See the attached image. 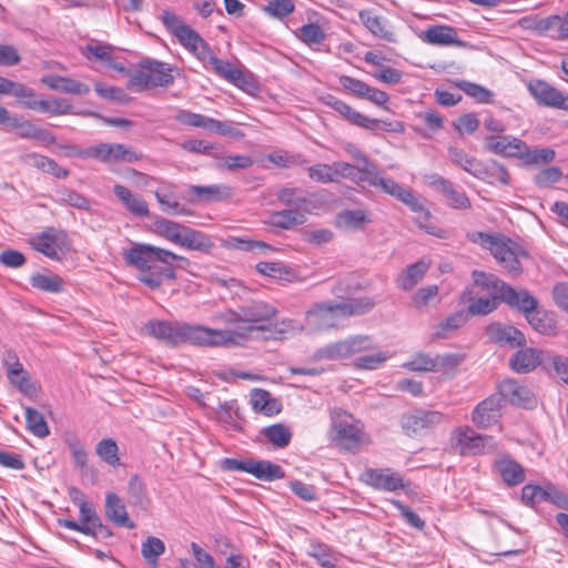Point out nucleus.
<instances>
[{
	"instance_id": "nucleus-20",
	"label": "nucleus",
	"mask_w": 568,
	"mask_h": 568,
	"mask_svg": "<svg viewBox=\"0 0 568 568\" xmlns=\"http://www.w3.org/2000/svg\"><path fill=\"white\" fill-rule=\"evenodd\" d=\"M187 194L191 196V202L210 203L230 199L233 192L225 184L190 185Z\"/></svg>"
},
{
	"instance_id": "nucleus-52",
	"label": "nucleus",
	"mask_w": 568,
	"mask_h": 568,
	"mask_svg": "<svg viewBox=\"0 0 568 568\" xmlns=\"http://www.w3.org/2000/svg\"><path fill=\"white\" fill-rule=\"evenodd\" d=\"M346 153L354 159L357 162L358 166V173H361V176H365L368 173H372L374 168L376 166L375 163L369 161V159L366 156V154L357 148L353 143H347L344 146Z\"/></svg>"
},
{
	"instance_id": "nucleus-31",
	"label": "nucleus",
	"mask_w": 568,
	"mask_h": 568,
	"mask_svg": "<svg viewBox=\"0 0 568 568\" xmlns=\"http://www.w3.org/2000/svg\"><path fill=\"white\" fill-rule=\"evenodd\" d=\"M425 42L437 45L456 44L464 45L463 41L458 40L457 31L448 26H434L428 28L420 37Z\"/></svg>"
},
{
	"instance_id": "nucleus-49",
	"label": "nucleus",
	"mask_w": 568,
	"mask_h": 568,
	"mask_svg": "<svg viewBox=\"0 0 568 568\" xmlns=\"http://www.w3.org/2000/svg\"><path fill=\"white\" fill-rule=\"evenodd\" d=\"M477 179L490 184L497 182L507 184L509 182V174L501 164L496 161H491L487 164H484V174L481 176H477Z\"/></svg>"
},
{
	"instance_id": "nucleus-3",
	"label": "nucleus",
	"mask_w": 568,
	"mask_h": 568,
	"mask_svg": "<svg viewBox=\"0 0 568 568\" xmlns=\"http://www.w3.org/2000/svg\"><path fill=\"white\" fill-rule=\"evenodd\" d=\"M143 331L171 346L190 343L197 346L216 347V344H223L225 337L224 333L215 332V328L178 321L152 320L144 324Z\"/></svg>"
},
{
	"instance_id": "nucleus-10",
	"label": "nucleus",
	"mask_w": 568,
	"mask_h": 568,
	"mask_svg": "<svg viewBox=\"0 0 568 568\" xmlns=\"http://www.w3.org/2000/svg\"><path fill=\"white\" fill-rule=\"evenodd\" d=\"M334 439L345 449H355L362 443L361 423L346 412H336L333 416Z\"/></svg>"
},
{
	"instance_id": "nucleus-1",
	"label": "nucleus",
	"mask_w": 568,
	"mask_h": 568,
	"mask_svg": "<svg viewBox=\"0 0 568 568\" xmlns=\"http://www.w3.org/2000/svg\"><path fill=\"white\" fill-rule=\"evenodd\" d=\"M122 255L140 272L138 280L152 290L161 287L164 280H174L176 267L185 270L190 265L189 258L146 243H133Z\"/></svg>"
},
{
	"instance_id": "nucleus-40",
	"label": "nucleus",
	"mask_w": 568,
	"mask_h": 568,
	"mask_svg": "<svg viewBox=\"0 0 568 568\" xmlns=\"http://www.w3.org/2000/svg\"><path fill=\"white\" fill-rule=\"evenodd\" d=\"M31 110H38L47 112L53 115L70 114L73 111V106L69 100L62 98H52L50 100H40L38 103L29 105Z\"/></svg>"
},
{
	"instance_id": "nucleus-45",
	"label": "nucleus",
	"mask_w": 568,
	"mask_h": 568,
	"mask_svg": "<svg viewBox=\"0 0 568 568\" xmlns=\"http://www.w3.org/2000/svg\"><path fill=\"white\" fill-rule=\"evenodd\" d=\"M34 288L48 293H59L63 288V280L58 275L36 273L30 277Z\"/></svg>"
},
{
	"instance_id": "nucleus-35",
	"label": "nucleus",
	"mask_w": 568,
	"mask_h": 568,
	"mask_svg": "<svg viewBox=\"0 0 568 568\" xmlns=\"http://www.w3.org/2000/svg\"><path fill=\"white\" fill-rule=\"evenodd\" d=\"M511 308L521 311L529 324L532 323V296L526 291H516L509 286L501 298Z\"/></svg>"
},
{
	"instance_id": "nucleus-50",
	"label": "nucleus",
	"mask_w": 568,
	"mask_h": 568,
	"mask_svg": "<svg viewBox=\"0 0 568 568\" xmlns=\"http://www.w3.org/2000/svg\"><path fill=\"white\" fill-rule=\"evenodd\" d=\"M183 227L184 225L166 219H160L155 222L158 234L174 244H178Z\"/></svg>"
},
{
	"instance_id": "nucleus-21",
	"label": "nucleus",
	"mask_w": 568,
	"mask_h": 568,
	"mask_svg": "<svg viewBox=\"0 0 568 568\" xmlns=\"http://www.w3.org/2000/svg\"><path fill=\"white\" fill-rule=\"evenodd\" d=\"M535 100L541 105L568 111V94L545 81H535Z\"/></svg>"
},
{
	"instance_id": "nucleus-8",
	"label": "nucleus",
	"mask_w": 568,
	"mask_h": 568,
	"mask_svg": "<svg viewBox=\"0 0 568 568\" xmlns=\"http://www.w3.org/2000/svg\"><path fill=\"white\" fill-rule=\"evenodd\" d=\"M70 154L79 158H91L103 163H133L142 159V153L134 148L121 143H99L87 149L70 148Z\"/></svg>"
},
{
	"instance_id": "nucleus-44",
	"label": "nucleus",
	"mask_w": 568,
	"mask_h": 568,
	"mask_svg": "<svg viewBox=\"0 0 568 568\" xmlns=\"http://www.w3.org/2000/svg\"><path fill=\"white\" fill-rule=\"evenodd\" d=\"M95 454L112 467L120 466L119 446L112 438H103L95 446Z\"/></svg>"
},
{
	"instance_id": "nucleus-13",
	"label": "nucleus",
	"mask_w": 568,
	"mask_h": 568,
	"mask_svg": "<svg viewBox=\"0 0 568 568\" xmlns=\"http://www.w3.org/2000/svg\"><path fill=\"white\" fill-rule=\"evenodd\" d=\"M322 101L325 105L332 108L335 112H337L341 116H343L351 124L357 125L359 128L366 130H375L379 125V120L371 119L361 112L353 109L346 102L337 99L332 94H327L322 98Z\"/></svg>"
},
{
	"instance_id": "nucleus-12",
	"label": "nucleus",
	"mask_w": 568,
	"mask_h": 568,
	"mask_svg": "<svg viewBox=\"0 0 568 568\" xmlns=\"http://www.w3.org/2000/svg\"><path fill=\"white\" fill-rule=\"evenodd\" d=\"M457 447L463 455H478L496 447L491 436L477 434L470 427L459 428L454 433Z\"/></svg>"
},
{
	"instance_id": "nucleus-5",
	"label": "nucleus",
	"mask_w": 568,
	"mask_h": 568,
	"mask_svg": "<svg viewBox=\"0 0 568 568\" xmlns=\"http://www.w3.org/2000/svg\"><path fill=\"white\" fill-rule=\"evenodd\" d=\"M467 239L488 250L496 262L509 273L518 274L521 271L519 257L525 255L518 245L503 234H489L479 231L470 232Z\"/></svg>"
},
{
	"instance_id": "nucleus-7",
	"label": "nucleus",
	"mask_w": 568,
	"mask_h": 568,
	"mask_svg": "<svg viewBox=\"0 0 568 568\" xmlns=\"http://www.w3.org/2000/svg\"><path fill=\"white\" fill-rule=\"evenodd\" d=\"M374 349L372 337L354 335L345 339L329 343L312 354L313 361H342L353 355Z\"/></svg>"
},
{
	"instance_id": "nucleus-15",
	"label": "nucleus",
	"mask_w": 568,
	"mask_h": 568,
	"mask_svg": "<svg viewBox=\"0 0 568 568\" xmlns=\"http://www.w3.org/2000/svg\"><path fill=\"white\" fill-rule=\"evenodd\" d=\"M485 333L489 342L510 348L520 347L526 344L525 335L515 326L500 322L490 323Z\"/></svg>"
},
{
	"instance_id": "nucleus-47",
	"label": "nucleus",
	"mask_w": 568,
	"mask_h": 568,
	"mask_svg": "<svg viewBox=\"0 0 568 568\" xmlns=\"http://www.w3.org/2000/svg\"><path fill=\"white\" fill-rule=\"evenodd\" d=\"M27 428L39 438L49 436L50 430L43 415L31 407L26 408Z\"/></svg>"
},
{
	"instance_id": "nucleus-2",
	"label": "nucleus",
	"mask_w": 568,
	"mask_h": 568,
	"mask_svg": "<svg viewBox=\"0 0 568 568\" xmlns=\"http://www.w3.org/2000/svg\"><path fill=\"white\" fill-rule=\"evenodd\" d=\"M277 311L264 301H253L242 305L237 311L227 310L219 317L225 325H235V328L215 329L224 333L223 344H216V347H231L242 345L253 331H265L267 323L271 322Z\"/></svg>"
},
{
	"instance_id": "nucleus-42",
	"label": "nucleus",
	"mask_w": 568,
	"mask_h": 568,
	"mask_svg": "<svg viewBox=\"0 0 568 568\" xmlns=\"http://www.w3.org/2000/svg\"><path fill=\"white\" fill-rule=\"evenodd\" d=\"M535 32L551 38H564V18L549 16L535 20Z\"/></svg>"
},
{
	"instance_id": "nucleus-25",
	"label": "nucleus",
	"mask_w": 568,
	"mask_h": 568,
	"mask_svg": "<svg viewBox=\"0 0 568 568\" xmlns=\"http://www.w3.org/2000/svg\"><path fill=\"white\" fill-rule=\"evenodd\" d=\"M496 394L501 396L503 402L507 400L515 406L527 408L530 403V390L515 379L500 383Z\"/></svg>"
},
{
	"instance_id": "nucleus-16",
	"label": "nucleus",
	"mask_w": 568,
	"mask_h": 568,
	"mask_svg": "<svg viewBox=\"0 0 568 568\" xmlns=\"http://www.w3.org/2000/svg\"><path fill=\"white\" fill-rule=\"evenodd\" d=\"M503 415L501 396L496 393L481 400L473 410V422L480 428L498 423Z\"/></svg>"
},
{
	"instance_id": "nucleus-22",
	"label": "nucleus",
	"mask_w": 568,
	"mask_h": 568,
	"mask_svg": "<svg viewBox=\"0 0 568 568\" xmlns=\"http://www.w3.org/2000/svg\"><path fill=\"white\" fill-rule=\"evenodd\" d=\"M104 514L109 521L119 527L134 528L135 524L130 520L126 506L121 497L109 491L105 495Z\"/></svg>"
},
{
	"instance_id": "nucleus-30",
	"label": "nucleus",
	"mask_w": 568,
	"mask_h": 568,
	"mask_svg": "<svg viewBox=\"0 0 568 568\" xmlns=\"http://www.w3.org/2000/svg\"><path fill=\"white\" fill-rule=\"evenodd\" d=\"M537 500L550 503L557 508L568 511V494L550 481H546L542 485H535V503Z\"/></svg>"
},
{
	"instance_id": "nucleus-54",
	"label": "nucleus",
	"mask_w": 568,
	"mask_h": 568,
	"mask_svg": "<svg viewBox=\"0 0 568 568\" xmlns=\"http://www.w3.org/2000/svg\"><path fill=\"white\" fill-rule=\"evenodd\" d=\"M416 214L414 220L417 225L428 234H436V226L430 222V213L415 197V204H406Z\"/></svg>"
},
{
	"instance_id": "nucleus-59",
	"label": "nucleus",
	"mask_w": 568,
	"mask_h": 568,
	"mask_svg": "<svg viewBox=\"0 0 568 568\" xmlns=\"http://www.w3.org/2000/svg\"><path fill=\"white\" fill-rule=\"evenodd\" d=\"M561 176L562 172L558 166L544 168L535 173V184L547 187L558 182Z\"/></svg>"
},
{
	"instance_id": "nucleus-46",
	"label": "nucleus",
	"mask_w": 568,
	"mask_h": 568,
	"mask_svg": "<svg viewBox=\"0 0 568 568\" xmlns=\"http://www.w3.org/2000/svg\"><path fill=\"white\" fill-rule=\"evenodd\" d=\"M165 551L164 542L158 538L150 536L148 537L141 546V554L146 562L154 568L158 566V559Z\"/></svg>"
},
{
	"instance_id": "nucleus-24",
	"label": "nucleus",
	"mask_w": 568,
	"mask_h": 568,
	"mask_svg": "<svg viewBox=\"0 0 568 568\" xmlns=\"http://www.w3.org/2000/svg\"><path fill=\"white\" fill-rule=\"evenodd\" d=\"M113 193L132 215L138 217L149 216V204L141 195L133 193L122 184H114Z\"/></svg>"
},
{
	"instance_id": "nucleus-37",
	"label": "nucleus",
	"mask_w": 568,
	"mask_h": 568,
	"mask_svg": "<svg viewBox=\"0 0 568 568\" xmlns=\"http://www.w3.org/2000/svg\"><path fill=\"white\" fill-rule=\"evenodd\" d=\"M535 366H542L546 371L554 368L557 375L568 384V358L535 349Z\"/></svg>"
},
{
	"instance_id": "nucleus-51",
	"label": "nucleus",
	"mask_w": 568,
	"mask_h": 568,
	"mask_svg": "<svg viewBox=\"0 0 568 568\" xmlns=\"http://www.w3.org/2000/svg\"><path fill=\"white\" fill-rule=\"evenodd\" d=\"M265 437L276 447H286L292 438L287 427L282 424H275L264 429Z\"/></svg>"
},
{
	"instance_id": "nucleus-64",
	"label": "nucleus",
	"mask_w": 568,
	"mask_h": 568,
	"mask_svg": "<svg viewBox=\"0 0 568 568\" xmlns=\"http://www.w3.org/2000/svg\"><path fill=\"white\" fill-rule=\"evenodd\" d=\"M300 37L307 44H320L325 39V33L318 24L308 23L300 29Z\"/></svg>"
},
{
	"instance_id": "nucleus-60",
	"label": "nucleus",
	"mask_w": 568,
	"mask_h": 568,
	"mask_svg": "<svg viewBox=\"0 0 568 568\" xmlns=\"http://www.w3.org/2000/svg\"><path fill=\"white\" fill-rule=\"evenodd\" d=\"M311 180L320 183L335 182L332 164H314L307 169Z\"/></svg>"
},
{
	"instance_id": "nucleus-27",
	"label": "nucleus",
	"mask_w": 568,
	"mask_h": 568,
	"mask_svg": "<svg viewBox=\"0 0 568 568\" xmlns=\"http://www.w3.org/2000/svg\"><path fill=\"white\" fill-rule=\"evenodd\" d=\"M41 82L51 90L68 94L83 97L90 93V87L88 84L72 78L61 75H45L41 79Z\"/></svg>"
},
{
	"instance_id": "nucleus-23",
	"label": "nucleus",
	"mask_w": 568,
	"mask_h": 568,
	"mask_svg": "<svg viewBox=\"0 0 568 568\" xmlns=\"http://www.w3.org/2000/svg\"><path fill=\"white\" fill-rule=\"evenodd\" d=\"M175 120L181 124L201 128L210 132H217L221 134L229 133L227 125L225 123L187 110H179L175 114Z\"/></svg>"
},
{
	"instance_id": "nucleus-32",
	"label": "nucleus",
	"mask_w": 568,
	"mask_h": 568,
	"mask_svg": "<svg viewBox=\"0 0 568 568\" xmlns=\"http://www.w3.org/2000/svg\"><path fill=\"white\" fill-rule=\"evenodd\" d=\"M176 245L199 252H209L213 247V243L206 234L185 225Z\"/></svg>"
},
{
	"instance_id": "nucleus-61",
	"label": "nucleus",
	"mask_w": 568,
	"mask_h": 568,
	"mask_svg": "<svg viewBox=\"0 0 568 568\" xmlns=\"http://www.w3.org/2000/svg\"><path fill=\"white\" fill-rule=\"evenodd\" d=\"M388 356L386 353L378 351L374 354L361 356L356 358L353 363L354 367L357 369H376L379 365H382Z\"/></svg>"
},
{
	"instance_id": "nucleus-9",
	"label": "nucleus",
	"mask_w": 568,
	"mask_h": 568,
	"mask_svg": "<svg viewBox=\"0 0 568 568\" xmlns=\"http://www.w3.org/2000/svg\"><path fill=\"white\" fill-rule=\"evenodd\" d=\"M224 470L229 471H244L253 475L255 478L264 481H272L285 477L283 468L270 460H255V459H235L224 458L221 462Z\"/></svg>"
},
{
	"instance_id": "nucleus-58",
	"label": "nucleus",
	"mask_w": 568,
	"mask_h": 568,
	"mask_svg": "<svg viewBox=\"0 0 568 568\" xmlns=\"http://www.w3.org/2000/svg\"><path fill=\"white\" fill-rule=\"evenodd\" d=\"M252 406L256 412H262L266 415L274 413L273 406L274 400L271 399L270 393L263 389H255L251 395Z\"/></svg>"
},
{
	"instance_id": "nucleus-53",
	"label": "nucleus",
	"mask_w": 568,
	"mask_h": 568,
	"mask_svg": "<svg viewBox=\"0 0 568 568\" xmlns=\"http://www.w3.org/2000/svg\"><path fill=\"white\" fill-rule=\"evenodd\" d=\"M310 556L316 559V561L323 568H335L337 565V557L332 552V550L325 545H312L310 550Z\"/></svg>"
},
{
	"instance_id": "nucleus-11",
	"label": "nucleus",
	"mask_w": 568,
	"mask_h": 568,
	"mask_svg": "<svg viewBox=\"0 0 568 568\" xmlns=\"http://www.w3.org/2000/svg\"><path fill=\"white\" fill-rule=\"evenodd\" d=\"M34 250L49 258L60 260L67 248V235L57 229H47L31 240Z\"/></svg>"
},
{
	"instance_id": "nucleus-33",
	"label": "nucleus",
	"mask_w": 568,
	"mask_h": 568,
	"mask_svg": "<svg viewBox=\"0 0 568 568\" xmlns=\"http://www.w3.org/2000/svg\"><path fill=\"white\" fill-rule=\"evenodd\" d=\"M448 156L452 163L458 165L473 176L477 178L484 174V163L464 150L450 146L448 149Z\"/></svg>"
},
{
	"instance_id": "nucleus-57",
	"label": "nucleus",
	"mask_w": 568,
	"mask_h": 568,
	"mask_svg": "<svg viewBox=\"0 0 568 568\" xmlns=\"http://www.w3.org/2000/svg\"><path fill=\"white\" fill-rule=\"evenodd\" d=\"M509 365L516 373H528L530 371V366L532 365V348H526L516 352L510 358Z\"/></svg>"
},
{
	"instance_id": "nucleus-38",
	"label": "nucleus",
	"mask_w": 568,
	"mask_h": 568,
	"mask_svg": "<svg viewBox=\"0 0 568 568\" xmlns=\"http://www.w3.org/2000/svg\"><path fill=\"white\" fill-rule=\"evenodd\" d=\"M429 268V263L420 260L414 264H410L405 271L398 276L397 285L404 291H410L426 274Z\"/></svg>"
},
{
	"instance_id": "nucleus-36",
	"label": "nucleus",
	"mask_w": 568,
	"mask_h": 568,
	"mask_svg": "<svg viewBox=\"0 0 568 568\" xmlns=\"http://www.w3.org/2000/svg\"><path fill=\"white\" fill-rule=\"evenodd\" d=\"M496 470L508 486L519 485L524 481V469L515 460L501 457L495 463Z\"/></svg>"
},
{
	"instance_id": "nucleus-63",
	"label": "nucleus",
	"mask_w": 568,
	"mask_h": 568,
	"mask_svg": "<svg viewBox=\"0 0 568 568\" xmlns=\"http://www.w3.org/2000/svg\"><path fill=\"white\" fill-rule=\"evenodd\" d=\"M498 302L488 296H481L475 300L468 306V312L471 315H487L498 307Z\"/></svg>"
},
{
	"instance_id": "nucleus-18",
	"label": "nucleus",
	"mask_w": 568,
	"mask_h": 568,
	"mask_svg": "<svg viewBox=\"0 0 568 568\" xmlns=\"http://www.w3.org/2000/svg\"><path fill=\"white\" fill-rule=\"evenodd\" d=\"M362 23L375 36L387 42L396 43L397 37L388 19L374 14L371 10L359 12Z\"/></svg>"
},
{
	"instance_id": "nucleus-62",
	"label": "nucleus",
	"mask_w": 568,
	"mask_h": 568,
	"mask_svg": "<svg viewBox=\"0 0 568 568\" xmlns=\"http://www.w3.org/2000/svg\"><path fill=\"white\" fill-rule=\"evenodd\" d=\"M294 8L292 0H270L265 11L272 17L282 19L291 14Z\"/></svg>"
},
{
	"instance_id": "nucleus-48",
	"label": "nucleus",
	"mask_w": 568,
	"mask_h": 568,
	"mask_svg": "<svg viewBox=\"0 0 568 568\" xmlns=\"http://www.w3.org/2000/svg\"><path fill=\"white\" fill-rule=\"evenodd\" d=\"M368 222L363 210H345L337 215V224L345 229L357 230Z\"/></svg>"
},
{
	"instance_id": "nucleus-56",
	"label": "nucleus",
	"mask_w": 568,
	"mask_h": 568,
	"mask_svg": "<svg viewBox=\"0 0 568 568\" xmlns=\"http://www.w3.org/2000/svg\"><path fill=\"white\" fill-rule=\"evenodd\" d=\"M404 367L414 372H433L436 371L435 357H430L425 353L415 354Z\"/></svg>"
},
{
	"instance_id": "nucleus-43",
	"label": "nucleus",
	"mask_w": 568,
	"mask_h": 568,
	"mask_svg": "<svg viewBox=\"0 0 568 568\" xmlns=\"http://www.w3.org/2000/svg\"><path fill=\"white\" fill-rule=\"evenodd\" d=\"M535 331L544 335H555L557 325L554 312L540 307L535 301Z\"/></svg>"
},
{
	"instance_id": "nucleus-55",
	"label": "nucleus",
	"mask_w": 568,
	"mask_h": 568,
	"mask_svg": "<svg viewBox=\"0 0 568 568\" xmlns=\"http://www.w3.org/2000/svg\"><path fill=\"white\" fill-rule=\"evenodd\" d=\"M60 202L78 210L91 211V201L87 199L84 195L73 191L65 189L59 193Z\"/></svg>"
},
{
	"instance_id": "nucleus-17",
	"label": "nucleus",
	"mask_w": 568,
	"mask_h": 568,
	"mask_svg": "<svg viewBox=\"0 0 568 568\" xmlns=\"http://www.w3.org/2000/svg\"><path fill=\"white\" fill-rule=\"evenodd\" d=\"M361 480L375 489L385 491H396L404 487L400 475L388 468H368L361 475Z\"/></svg>"
},
{
	"instance_id": "nucleus-6",
	"label": "nucleus",
	"mask_w": 568,
	"mask_h": 568,
	"mask_svg": "<svg viewBox=\"0 0 568 568\" xmlns=\"http://www.w3.org/2000/svg\"><path fill=\"white\" fill-rule=\"evenodd\" d=\"M173 69L170 64L143 59L139 68L131 74L129 85L140 90H148L155 87H169L174 82Z\"/></svg>"
},
{
	"instance_id": "nucleus-14",
	"label": "nucleus",
	"mask_w": 568,
	"mask_h": 568,
	"mask_svg": "<svg viewBox=\"0 0 568 568\" xmlns=\"http://www.w3.org/2000/svg\"><path fill=\"white\" fill-rule=\"evenodd\" d=\"M361 180L367 182L371 186L379 187L383 192L396 197L404 204H415V195L413 192L403 187L393 179L379 176L377 165L374 168L372 173L361 176Z\"/></svg>"
},
{
	"instance_id": "nucleus-19",
	"label": "nucleus",
	"mask_w": 568,
	"mask_h": 568,
	"mask_svg": "<svg viewBox=\"0 0 568 568\" xmlns=\"http://www.w3.org/2000/svg\"><path fill=\"white\" fill-rule=\"evenodd\" d=\"M443 420L444 415L439 412L416 409L403 416L402 425L406 432L416 434L422 429L440 424Z\"/></svg>"
},
{
	"instance_id": "nucleus-4",
	"label": "nucleus",
	"mask_w": 568,
	"mask_h": 568,
	"mask_svg": "<svg viewBox=\"0 0 568 568\" xmlns=\"http://www.w3.org/2000/svg\"><path fill=\"white\" fill-rule=\"evenodd\" d=\"M375 305L376 301L368 296L344 302L318 303L306 312V325L317 331L329 329L336 327L342 318L366 314Z\"/></svg>"
},
{
	"instance_id": "nucleus-34",
	"label": "nucleus",
	"mask_w": 568,
	"mask_h": 568,
	"mask_svg": "<svg viewBox=\"0 0 568 568\" xmlns=\"http://www.w3.org/2000/svg\"><path fill=\"white\" fill-rule=\"evenodd\" d=\"M205 62L212 64L214 71L235 85H241L244 82V74L241 70L233 67L229 61L219 59L210 49L205 54Z\"/></svg>"
},
{
	"instance_id": "nucleus-29",
	"label": "nucleus",
	"mask_w": 568,
	"mask_h": 568,
	"mask_svg": "<svg viewBox=\"0 0 568 568\" xmlns=\"http://www.w3.org/2000/svg\"><path fill=\"white\" fill-rule=\"evenodd\" d=\"M473 277L475 286L486 292L489 295L488 297L495 298L498 303L509 288V285L493 274L474 271Z\"/></svg>"
},
{
	"instance_id": "nucleus-39",
	"label": "nucleus",
	"mask_w": 568,
	"mask_h": 568,
	"mask_svg": "<svg viewBox=\"0 0 568 568\" xmlns=\"http://www.w3.org/2000/svg\"><path fill=\"white\" fill-rule=\"evenodd\" d=\"M304 222V214L291 209L273 212L268 217V223L272 226L283 230L291 229L297 224H303Z\"/></svg>"
},
{
	"instance_id": "nucleus-41",
	"label": "nucleus",
	"mask_w": 568,
	"mask_h": 568,
	"mask_svg": "<svg viewBox=\"0 0 568 568\" xmlns=\"http://www.w3.org/2000/svg\"><path fill=\"white\" fill-rule=\"evenodd\" d=\"M467 320H468V315L463 311H458V312L450 314L449 316H447L445 320H443L436 326V329L434 333L435 337H437V338L448 337L452 333H454L458 328L463 327L466 324Z\"/></svg>"
},
{
	"instance_id": "nucleus-26",
	"label": "nucleus",
	"mask_w": 568,
	"mask_h": 568,
	"mask_svg": "<svg viewBox=\"0 0 568 568\" xmlns=\"http://www.w3.org/2000/svg\"><path fill=\"white\" fill-rule=\"evenodd\" d=\"M4 124H8L11 129L16 130L18 136L22 139H34L43 142H53L54 136L51 135L47 130H43L28 120L18 116H11Z\"/></svg>"
},
{
	"instance_id": "nucleus-28",
	"label": "nucleus",
	"mask_w": 568,
	"mask_h": 568,
	"mask_svg": "<svg viewBox=\"0 0 568 568\" xmlns=\"http://www.w3.org/2000/svg\"><path fill=\"white\" fill-rule=\"evenodd\" d=\"M174 37L185 49L205 62V54L211 48L195 30L186 24Z\"/></svg>"
}]
</instances>
